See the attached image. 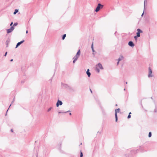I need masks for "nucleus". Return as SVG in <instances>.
<instances>
[{
	"label": "nucleus",
	"mask_w": 157,
	"mask_h": 157,
	"mask_svg": "<svg viewBox=\"0 0 157 157\" xmlns=\"http://www.w3.org/2000/svg\"><path fill=\"white\" fill-rule=\"evenodd\" d=\"M103 5L101 4L100 3H98V4L95 10V11L96 12H98L100 9L103 8Z\"/></svg>",
	"instance_id": "1"
},
{
	"label": "nucleus",
	"mask_w": 157,
	"mask_h": 157,
	"mask_svg": "<svg viewBox=\"0 0 157 157\" xmlns=\"http://www.w3.org/2000/svg\"><path fill=\"white\" fill-rule=\"evenodd\" d=\"M120 110V109L119 108H118L117 109H116L115 110V121L116 122H117L118 120V117L117 115V112H119Z\"/></svg>",
	"instance_id": "2"
},
{
	"label": "nucleus",
	"mask_w": 157,
	"mask_h": 157,
	"mask_svg": "<svg viewBox=\"0 0 157 157\" xmlns=\"http://www.w3.org/2000/svg\"><path fill=\"white\" fill-rule=\"evenodd\" d=\"M137 32L136 33V34L137 37H139L140 36V33H143V31L140 29H138L137 30Z\"/></svg>",
	"instance_id": "3"
},
{
	"label": "nucleus",
	"mask_w": 157,
	"mask_h": 157,
	"mask_svg": "<svg viewBox=\"0 0 157 157\" xmlns=\"http://www.w3.org/2000/svg\"><path fill=\"white\" fill-rule=\"evenodd\" d=\"M14 27L13 26H11L10 28L7 30V33L9 34L14 29Z\"/></svg>",
	"instance_id": "4"
},
{
	"label": "nucleus",
	"mask_w": 157,
	"mask_h": 157,
	"mask_svg": "<svg viewBox=\"0 0 157 157\" xmlns=\"http://www.w3.org/2000/svg\"><path fill=\"white\" fill-rule=\"evenodd\" d=\"M148 71V77L149 78L152 77L153 76L152 74V71L150 67H149Z\"/></svg>",
	"instance_id": "5"
},
{
	"label": "nucleus",
	"mask_w": 157,
	"mask_h": 157,
	"mask_svg": "<svg viewBox=\"0 0 157 157\" xmlns=\"http://www.w3.org/2000/svg\"><path fill=\"white\" fill-rule=\"evenodd\" d=\"M63 104L62 102L59 100H58L56 104V106L57 107H58L59 105H61Z\"/></svg>",
	"instance_id": "6"
},
{
	"label": "nucleus",
	"mask_w": 157,
	"mask_h": 157,
	"mask_svg": "<svg viewBox=\"0 0 157 157\" xmlns=\"http://www.w3.org/2000/svg\"><path fill=\"white\" fill-rule=\"evenodd\" d=\"M96 67H97L101 69H103L102 64L100 63H99L98 64H97L96 65Z\"/></svg>",
	"instance_id": "7"
},
{
	"label": "nucleus",
	"mask_w": 157,
	"mask_h": 157,
	"mask_svg": "<svg viewBox=\"0 0 157 157\" xmlns=\"http://www.w3.org/2000/svg\"><path fill=\"white\" fill-rule=\"evenodd\" d=\"M24 40H22L21 41L18 42L16 44L15 48H17L19 46H20L21 44L23 43L24 42Z\"/></svg>",
	"instance_id": "8"
},
{
	"label": "nucleus",
	"mask_w": 157,
	"mask_h": 157,
	"mask_svg": "<svg viewBox=\"0 0 157 157\" xmlns=\"http://www.w3.org/2000/svg\"><path fill=\"white\" fill-rule=\"evenodd\" d=\"M128 45L131 47H133L135 46V44L132 41H129L128 43Z\"/></svg>",
	"instance_id": "9"
},
{
	"label": "nucleus",
	"mask_w": 157,
	"mask_h": 157,
	"mask_svg": "<svg viewBox=\"0 0 157 157\" xmlns=\"http://www.w3.org/2000/svg\"><path fill=\"white\" fill-rule=\"evenodd\" d=\"M91 48L92 49V51L93 52L92 54L94 55V57L95 54V50L94 49V47H93V43L92 44L91 46Z\"/></svg>",
	"instance_id": "10"
},
{
	"label": "nucleus",
	"mask_w": 157,
	"mask_h": 157,
	"mask_svg": "<svg viewBox=\"0 0 157 157\" xmlns=\"http://www.w3.org/2000/svg\"><path fill=\"white\" fill-rule=\"evenodd\" d=\"M10 41V39L8 38L6 42V47H8V44Z\"/></svg>",
	"instance_id": "11"
},
{
	"label": "nucleus",
	"mask_w": 157,
	"mask_h": 157,
	"mask_svg": "<svg viewBox=\"0 0 157 157\" xmlns=\"http://www.w3.org/2000/svg\"><path fill=\"white\" fill-rule=\"evenodd\" d=\"M61 86L67 89L68 88L69 86L67 84H64L61 83Z\"/></svg>",
	"instance_id": "12"
},
{
	"label": "nucleus",
	"mask_w": 157,
	"mask_h": 157,
	"mask_svg": "<svg viewBox=\"0 0 157 157\" xmlns=\"http://www.w3.org/2000/svg\"><path fill=\"white\" fill-rule=\"evenodd\" d=\"M89 71H90L89 69H88L87 70V71H86V73L87 74V76L89 77H90L91 75V73Z\"/></svg>",
	"instance_id": "13"
},
{
	"label": "nucleus",
	"mask_w": 157,
	"mask_h": 157,
	"mask_svg": "<svg viewBox=\"0 0 157 157\" xmlns=\"http://www.w3.org/2000/svg\"><path fill=\"white\" fill-rule=\"evenodd\" d=\"M131 154H136L137 152V150H133L131 151Z\"/></svg>",
	"instance_id": "14"
},
{
	"label": "nucleus",
	"mask_w": 157,
	"mask_h": 157,
	"mask_svg": "<svg viewBox=\"0 0 157 157\" xmlns=\"http://www.w3.org/2000/svg\"><path fill=\"white\" fill-rule=\"evenodd\" d=\"M67 89L69 90L70 91H74L73 89L70 86H69L68 88Z\"/></svg>",
	"instance_id": "15"
},
{
	"label": "nucleus",
	"mask_w": 157,
	"mask_h": 157,
	"mask_svg": "<svg viewBox=\"0 0 157 157\" xmlns=\"http://www.w3.org/2000/svg\"><path fill=\"white\" fill-rule=\"evenodd\" d=\"M70 112V110H69L68 111H66V112H64V111L60 112V111H59V112H58V113H68V112Z\"/></svg>",
	"instance_id": "16"
},
{
	"label": "nucleus",
	"mask_w": 157,
	"mask_h": 157,
	"mask_svg": "<svg viewBox=\"0 0 157 157\" xmlns=\"http://www.w3.org/2000/svg\"><path fill=\"white\" fill-rule=\"evenodd\" d=\"M147 3V0H144V10L145 7V6H146Z\"/></svg>",
	"instance_id": "17"
},
{
	"label": "nucleus",
	"mask_w": 157,
	"mask_h": 157,
	"mask_svg": "<svg viewBox=\"0 0 157 157\" xmlns=\"http://www.w3.org/2000/svg\"><path fill=\"white\" fill-rule=\"evenodd\" d=\"M80 50H79L78 51V52H77V53H76V55L79 57L80 55Z\"/></svg>",
	"instance_id": "18"
},
{
	"label": "nucleus",
	"mask_w": 157,
	"mask_h": 157,
	"mask_svg": "<svg viewBox=\"0 0 157 157\" xmlns=\"http://www.w3.org/2000/svg\"><path fill=\"white\" fill-rule=\"evenodd\" d=\"M123 56H121L118 59V61H120L123 58Z\"/></svg>",
	"instance_id": "19"
},
{
	"label": "nucleus",
	"mask_w": 157,
	"mask_h": 157,
	"mask_svg": "<svg viewBox=\"0 0 157 157\" xmlns=\"http://www.w3.org/2000/svg\"><path fill=\"white\" fill-rule=\"evenodd\" d=\"M18 12V9H15L14 11L13 12V14H15L16 13Z\"/></svg>",
	"instance_id": "20"
},
{
	"label": "nucleus",
	"mask_w": 157,
	"mask_h": 157,
	"mask_svg": "<svg viewBox=\"0 0 157 157\" xmlns=\"http://www.w3.org/2000/svg\"><path fill=\"white\" fill-rule=\"evenodd\" d=\"M66 36V34H63V35L62 37V40H64L65 39Z\"/></svg>",
	"instance_id": "21"
},
{
	"label": "nucleus",
	"mask_w": 157,
	"mask_h": 157,
	"mask_svg": "<svg viewBox=\"0 0 157 157\" xmlns=\"http://www.w3.org/2000/svg\"><path fill=\"white\" fill-rule=\"evenodd\" d=\"M79 57V56L75 55V56L73 57V59H75L77 60Z\"/></svg>",
	"instance_id": "22"
},
{
	"label": "nucleus",
	"mask_w": 157,
	"mask_h": 157,
	"mask_svg": "<svg viewBox=\"0 0 157 157\" xmlns=\"http://www.w3.org/2000/svg\"><path fill=\"white\" fill-rule=\"evenodd\" d=\"M96 70L98 73H99L100 72L99 68H98L97 67H96Z\"/></svg>",
	"instance_id": "23"
},
{
	"label": "nucleus",
	"mask_w": 157,
	"mask_h": 157,
	"mask_svg": "<svg viewBox=\"0 0 157 157\" xmlns=\"http://www.w3.org/2000/svg\"><path fill=\"white\" fill-rule=\"evenodd\" d=\"M152 136L151 132H149L148 134V137H151Z\"/></svg>",
	"instance_id": "24"
},
{
	"label": "nucleus",
	"mask_w": 157,
	"mask_h": 157,
	"mask_svg": "<svg viewBox=\"0 0 157 157\" xmlns=\"http://www.w3.org/2000/svg\"><path fill=\"white\" fill-rule=\"evenodd\" d=\"M52 109V107H50V108H49L47 110V112H49V111H51V109Z\"/></svg>",
	"instance_id": "25"
},
{
	"label": "nucleus",
	"mask_w": 157,
	"mask_h": 157,
	"mask_svg": "<svg viewBox=\"0 0 157 157\" xmlns=\"http://www.w3.org/2000/svg\"><path fill=\"white\" fill-rule=\"evenodd\" d=\"M154 112L155 113L157 112V106H155V108L154 110Z\"/></svg>",
	"instance_id": "26"
},
{
	"label": "nucleus",
	"mask_w": 157,
	"mask_h": 157,
	"mask_svg": "<svg viewBox=\"0 0 157 157\" xmlns=\"http://www.w3.org/2000/svg\"><path fill=\"white\" fill-rule=\"evenodd\" d=\"M83 156V153L81 151H80V157H82Z\"/></svg>",
	"instance_id": "27"
},
{
	"label": "nucleus",
	"mask_w": 157,
	"mask_h": 157,
	"mask_svg": "<svg viewBox=\"0 0 157 157\" xmlns=\"http://www.w3.org/2000/svg\"><path fill=\"white\" fill-rule=\"evenodd\" d=\"M17 23L16 22L13 24V27H14V26H17Z\"/></svg>",
	"instance_id": "28"
},
{
	"label": "nucleus",
	"mask_w": 157,
	"mask_h": 157,
	"mask_svg": "<svg viewBox=\"0 0 157 157\" xmlns=\"http://www.w3.org/2000/svg\"><path fill=\"white\" fill-rule=\"evenodd\" d=\"M138 37H137V36H134V38L135 39V40H137V38Z\"/></svg>",
	"instance_id": "29"
},
{
	"label": "nucleus",
	"mask_w": 157,
	"mask_h": 157,
	"mask_svg": "<svg viewBox=\"0 0 157 157\" xmlns=\"http://www.w3.org/2000/svg\"><path fill=\"white\" fill-rule=\"evenodd\" d=\"M15 99V97H14L13 99V100L11 102V104H13L14 102Z\"/></svg>",
	"instance_id": "30"
},
{
	"label": "nucleus",
	"mask_w": 157,
	"mask_h": 157,
	"mask_svg": "<svg viewBox=\"0 0 157 157\" xmlns=\"http://www.w3.org/2000/svg\"><path fill=\"white\" fill-rule=\"evenodd\" d=\"M131 117V116L130 115L128 114V116L127 118L128 119H129Z\"/></svg>",
	"instance_id": "31"
},
{
	"label": "nucleus",
	"mask_w": 157,
	"mask_h": 157,
	"mask_svg": "<svg viewBox=\"0 0 157 157\" xmlns=\"http://www.w3.org/2000/svg\"><path fill=\"white\" fill-rule=\"evenodd\" d=\"M74 60L73 61V63H74L75 62L77 61V60L75 59H73Z\"/></svg>",
	"instance_id": "32"
},
{
	"label": "nucleus",
	"mask_w": 157,
	"mask_h": 157,
	"mask_svg": "<svg viewBox=\"0 0 157 157\" xmlns=\"http://www.w3.org/2000/svg\"><path fill=\"white\" fill-rule=\"evenodd\" d=\"M11 104L10 105V106H9V108H10V106H11ZM9 108H8V110H7V111H6V113L5 116H6V115H7V112L8 110L9 109Z\"/></svg>",
	"instance_id": "33"
},
{
	"label": "nucleus",
	"mask_w": 157,
	"mask_h": 157,
	"mask_svg": "<svg viewBox=\"0 0 157 157\" xmlns=\"http://www.w3.org/2000/svg\"><path fill=\"white\" fill-rule=\"evenodd\" d=\"M7 52H5V54L4 55V56H6V55H7Z\"/></svg>",
	"instance_id": "34"
},
{
	"label": "nucleus",
	"mask_w": 157,
	"mask_h": 157,
	"mask_svg": "<svg viewBox=\"0 0 157 157\" xmlns=\"http://www.w3.org/2000/svg\"><path fill=\"white\" fill-rule=\"evenodd\" d=\"M125 157H129V155L128 154H126L125 155Z\"/></svg>",
	"instance_id": "35"
},
{
	"label": "nucleus",
	"mask_w": 157,
	"mask_h": 157,
	"mask_svg": "<svg viewBox=\"0 0 157 157\" xmlns=\"http://www.w3.org/2000/svg\"><path fill=\"white\" fill-rule=\"evenodd\" d=\"M13 22H11L10 24V26H12L13 25Z\"/></svg>",
	"instance_id": "36"
},
{
	"label": "nucleus",
	"mask_w": 157,
	"mask_h": 157,
	"mask_svg": "<svg viewBox=\"0 0 157 157\" xmlns=\"http://www.w3.org/2000/svg\"><path fill=\"white\" fill-rule=\"evenodd\" d=\"M144 12H143V13H142V15H141V17H143L144 14Z\"/></svg>",
	"instance_id": "37"
},
{
	"label": "nucleus",
	"mask_w": 157,
	"mask_h": 157,
	"mask_svg": "<svg viewBox=\"0 0 157 157\" xmlns=\"http://www.w3.org/2000/svg\"><path fill=\"white\" fill-rule=\"evenodd\" d=\"M119 62H120V61H118V62H117V65H118L119 64Z\"/></svg>",
	"instance_id": "38"
},
{
	"label": "nucleus",
	"mask_w": 157,
	"mask_h": 157,
	"mask_svg": "<svg viewBox=\"0 0 157 157\" xmlns=\"http://www.w3.org/2000/svg\"><path fill=\"white\" fill-rule=\"evenodd\" d=\"M24 81H21V83H24Z\"/></svg>",
	"instance_id": "39"
},
{
	"label": "nucleus",
	"mask_w": 157,
	"mask_h": 157,
	"mask_svg": "<svg viewBox=\"0 0 157 157\" xmlns=\"http://www.w3.org/2000/svg\"><path fill=\"white\" fill-rule=\"evenodd\" d=\"M10 131H11L12 132H13V129H11V130H10Z\"/></svg>",
	"instance_id": "40"
},
{
	"label": "nucleus",
	"mask_w": 157,
	"mask_h": 157,
	"mask_svg": "<svg viewBox=\"0 0 157 157\" xmlns=\"http://www.w3.org/2000/svg\"><path fill=\"white\" fill-rule=\"evenodd\" d=\"M13 61V59H11L10 60V61L11 62H12Z\"/></svg>",
	"instance_id": "41"
},
{
	"label": "nucleus",
	"mask_w": 157,
	"mask_h": 157,
	"mask_svg": "<svg viewBox=\"0 0 157 157\" xmlns=\"http://www.w3.org/2000/svg\"><path fill=\"white\" fill-rule=\"evenodd\" d=\"M28 33V31L27 30L26 31V33L27 34Z\"/></svg>",
	"instance_id": "42"
},
{
	"label": "nucleus",
	"mask_w": 157,
	"mask_h": 157,
	"mask_svg": "<svg viewBox=\"0 0 157 157\" xmlns=\"http://www.w3.org/2000/svg\"><path fill=\"white\" fill-rule=\"evenodd\" d=\"M90 91L91 92V93H92V90H91L90 89Z\"/></svg>",
	"instance_id": "43"
},
{
	"label": "nucleus",
	"mask_w": 157,
	"mask_h": 157,
	"mask_svg": "<svg viewBox=\"0 0 157 157\" xmlns=\"http://www.w3.org/2000/svg\"><path fill=\"white\" fill-rule=\"evenodd\" d=\"M69 115H71V113H69Z\"/></svg>",
	"instance_id": "44"
},
{
	"label": "nucleus",
	"mask_w": 157,
	"mask_h": 157,
	"mask_svg": "<svg viewBox=\"0 0 157 157\" xmlns=\"http://www.w3.org/2000/svg\"><path fill=\"white\" fill-rule=\"evenodd\" d=\"M131 114V112H130L129 113V114L130 115V114Z\"/></svg>",
	"instance_id": "45"
},
{
	"label": "nucleus",
	"mask_w": 157,
	"mask_h": 157,
	"mask_svg": "<svg viewBox=\"0 0 157 157\" xmlns=\"http://www.w3.org/2000/svg\"><path fill=\"white\" fill-rule=\"evenodd\" d=\"M50 80L51 82V81H52V78H51V79Z\"/></svg>",
	"instance_id": "46"
},
{
	"label": "nucleus",
	"mask_w": 157,
	"mask_h": 157,
	"mask_svg": "<svg viewBox=\"0 0 157 157\" xmlns=\"http://www.w3.org/2000/svg\"><path fill=\"white\" fill-rule=\"evenodd\" d=\"M151 98L152 99H153V98H152V97H151Z\"/></svg>",
	"instance_id": "47"
},
{
	"label": "nucleus",
	"mask_w": 157,
	"mask_h": 157,
	"mask_svg": "<svg viewBox=\"0 0 157 157\" xmlns=\"http://www.w3.org/2000/svg\"><path fill=\"white\" fill-rule=\"evenodd\" d=\"M116 106H117V104L115 105Z\"/></svg>",
	"instance_id": "48"
},
{
	"label": "nucleus",
	"mask_w": 157,
	"mask_h": 157,
	"mask_svg": "<svg viewBox=\"0 0 157 157\" xmlns=\"http://www.w3.org/2000/svg\"><path fill=\"white\" fill-rule=\"evenodd\" d=\"M125 83H126V84H127V82H125Z\"/></svg>",
	"instance_id": "49"
},
{
	"label": "nucleus",
	"mask_w": 157,
	"mask_h": 157,
	"mask_svg": "<svg viewBox=\"0 0 157 157\" xmlns=\"http://www.w3.org/2000/svg\"><path fill=\"white\" fill-rule=\"evenodd\" d=\"M124 90H125V88H124Z\"/></svg>",
	"instance_id": "50"
},
{
	"label": "nucleus",
	"mask_w": 157,
	"mask_h": 157,
	"mask_svg": "<svg viewBox=\"0 0 157 157\" xmlns=\"http://www.w3.org/2000/svg\"><path fill=\"white\" fill-rule=\"evenodd\" d=\"M36 157H37V156H36Z\"/></svg>",
	"instance_id": "51"
}]
</instances>
